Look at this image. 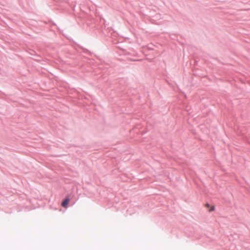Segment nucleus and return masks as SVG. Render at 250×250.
Masks as SVG:
<instances>
[{
    "mask_svg": "<svg viewBox=\"0 0 250 250\" xmlns=\"http://www.w3.org/2000/svg\"><path fill=\"white\" fill-rule=\"evenodd\" d=\"M214 210V206H212L211 207V208L209 209V211H212Z\"/></svg>",
    "mask_w": 250,
    "mask_h": 250,
    "instance_id": "nucleus-2",
    "label": "nucleus"
},
{
    "mask_svg": "<svg viewBox=\"0 0 250 250\" xmlns=\"http://www.w3.org/2000/svg\"><path fill=\"white\" fill-rule=\"evenodd\" d=\"M69 202V199L67 198L65 199L62 203V206L63 207L66 208Z\"/></svg>",
    "mask_w": 250,
    "mask_h": 250,
    "instance_id": "nucleus-1",
    "label": "nucleus"
},
{
    "mask_svg": "<svg viewBox=\"0 0 250 250\" xmlns=\"http://www.w3.org/2000/svg\"><path fill=\"white\" fill-rule=\"evenodd\" d=\"M205 207H206L207 208H209V207H210L209 204L208 203L206 204Z\"/></svg>",
    "mask_w": 250,
    "mask_h": 250,
    "instance_id": "nucleus-3",
    "label": "nucleus"
}]
</instances>
